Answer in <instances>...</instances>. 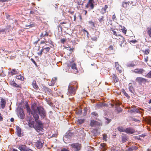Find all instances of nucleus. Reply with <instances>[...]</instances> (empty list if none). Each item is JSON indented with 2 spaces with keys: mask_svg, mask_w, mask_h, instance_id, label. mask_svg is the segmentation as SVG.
<instances>
[{
  "mask_svg": "<svg viewBox=\"0 0 151 151\" xmlns=\"http://www.w3.org/2000/svg\"><path fill=\"white\" fill-rule=\"evenodd\" d=\"M113 80L115 83L119 81V79L115 75H114L112 78Z\"/></svg>",
  "mask_w": 151,
  "mask_h": 151,
  "instance_id": "7c9ffc66",
  "label": "nucleus"
},
{
  "mask_svg": "<svg viewBox=\"0 0 151 151\" xmlns=\"http://www.w3.org/2000/svg\"><path fill=\"white\" fill-rule=\"evenodd\" d=\"M118 35L120 37L119 38L120 40L119 42L120 45L121 47H124L126 45V41L125 38L120 35Z\"/></svg>",
  "mask_w": 151,
  "mask_h": 151,
  "instance_id": "0eeeda50",
  "label": "nucleus"
},
{
  "mask_svg": "<svg viewBox=\"0 0 151 151\" xmlns=\"http://www.w3.org/2000/svg\"><path fill=\"white\" fill-rule=\"evenodd\" d=\"M121 28V30H122V32L125 34L127 32V30L125 28L123 27H122Z\"/></svg>",
  "mask_w": 151,
  "mask_h": 151,
  "instance_id": "37998d69",
  "label": "nucleus"
},
{
  "mask_svg": "<svg viewBox=\"0 0 151 151\" xmlns=\"http://www.w3.org/2000/svg\"><path fill=\"white\" fill-rule=\"evenodd\" d=\"M91 115L93 117H98L99 116L98 114L95 112H93L91 113Z\"/></svg>",
  "mask_w": 151,
  "mask_h": 151,
  "instance_id": "4c0bfd02",
  "label": "nucleus"
},
{
  "mask_svg": "<svg viewBox=\"0 0 151 151\" xmlns=\"http://www.w3.org/2000/svg\"><path fill=\"white\" fill-rule=\"evenodd\" d=\"M76 3L78 5H81V1L80 0H76Z\"/></svg>",
  "mask_w": 151,
  "mask_h": 151,
  "instance_id": "0e129e2a",
  "label": "nucleus"
},
{
  "mask_svg": "<svg viewBox=\"0 0 151 151\" xmlns=\"http://www.w3.org/2000/svg\"><path fill=\"white\" fill-rule=\"evenodd\" d=\"M42 123H38V134H43V128L42 127Z\"/></svg>",
  "mask_w": 151,
  "mask_h": 151,
  "instance_id": "4468645a",
  "label": "nucleus"
},
{
  "mask_svg": "<svg viewBox=\"0 0 151 151\" xmlns=\"http://www.w3.org/2000/svg\"><path fill=\"white\" fill-rule=\"evenodd\" d=\"M107 135L106 134H105L103 135V139L104 140H105L106 141H107Z\"/></svg>",
  "mask_w": 151,
  "mask_h": 151,
  "instance_id": "5fc2aeb1",
  "label": "nucleus"
},
{
  "mask_svg": "<svg viewBox=\"0 0 151 151\" xmlns=\"http://www.w3.org/2000/svg\"><path fill=\"white\" fill-rule=\"evenodd\" d=\"M61 151H69V150L66 148H64L61 150Z\"/></svg>",
  "mask_w": 151,
  "mask_h": 151,
  "instance_id": "774afa93",
  "label": "nucleus"
},
{
  "mask_svg": "<svg viewBox=\"0 0 151 151\" xmlns=\"http://www.w3.org/2000/svg\"><path fill=\"white\" fill-rule=\"evenodd\" d=\"M100 145L101 147L104 148L105 147L106 145V144L105 143H103L101 144Z\"/></svg>",
  "mask_w": 151,
  "mask_h": 151,
  "instance_id": "e2e57ef3",
  "label": "nucleus"
},
{
  "mask_svg": "<svg viewBox=\"0 0 151 151\" xmlns=\"http://www.w3.org/2000/svg\"><path fill=\"white\" fill-rule=\"evenodd\" d=\"M125 128L122 126L119 127L118 128V131L120 132H124Z\"/></svg>",
  "mask_w": 151,
  "mask_h": 151,
  "instance_id": "c85d7f7f",
  "label": "nucleus"
},
{
  "mask_svg": "<svg viewBox=\"0 0 151 151\" xmlns=\"http://www.w3.org/2000/svg\"><path fill=\"white\" fill-rule=\"evenodd\" d=\"M131 112L132 113H140V111L139 109L136 108H134L131 110Z\"/></svg>",
  "mask_w": 151,
  "mask_h": 151,
  "instance_id": "bb28decb",
  "label": "nucleus"
},
{
  "mask_svg": "<svg viewBox=\"0 0 151 151\" xmlns=\"http://www.w3.org/2000/svg\"><path fill=\"white\" fill-rule=\"evenodd\" d=\"M66 40V38H63L61 39L60 40V42H61L63 44L65 42Z\"/></svg>",
  "mask_w": 151,
  "mask_h": 151,
  "instance_id": "4d7b16f0",
  "label": "nucleus"
},
{
  "mask_svg": "<svg viewBox=\"0 0 151 151\" xmlns=\"http://www.w3.org/2000/svg\"><path fill=\"white\" fill-rule=\"evenodd\" d=\"M113 47L112 45H110L109 47V50H113Z\"/></svg>",
  "mask_w": 151,
  "mask_h": 151,
  "instance_id": "338daca9",
  "label": "nucleus"
},
{
  "mask_svg": "<svg viewBox=\"0 0 151 151\" xmlns=\"http://www.w3.org/2000/svg\"><path fill=\"white\" fill-rule=\"evenodd\" d=\"M19 116L21 119H23L24 118V114L23 109L20 110L19 113Z\"/></svg>",
  "mask_w": 151,
  "mask_h": 151,
  "instance_id": "aec40b11",
  "label": "nucleus"
},
{
  "mask_svg": "<svg viewBox=\"0 0 151 151\" xmlns=\"http://www.w3.org/2000/svg\"><path fill=\"white\" fill-rule=\"evenodd\" d=\"M55 83V81L53 80V79H52V80L51 81V82L49 83V85L50 86H53L54 85Z\"/></svg>",
  "mask_w": 151,
  "mask_h": 151,
  "instance_id": "a19ab883",
  "label": "nucleus"
},
{
  "mask_svg": "<svg viewBox=\"0 0 151 151\" xmlns=\"http://www.w3.org/2000/svg\"><path fill=\"white\" fill-rule=\"evenodd\" d=\"M120 103L119 102H116L115 104L116 109L118 113L121 112L122 111V108L118 106L120 105Z\"/></svg>",
  "mask_w": 151,
  "mask_h": 151,
  "instance_id": "a211bd4d",
  "label": "nucleus"
},
{
  "mask_svg": "<svg viewBox=\"0 0 151 151\" xmlns=\"http://www.w3.org/2000/svg\"><path fill=\"white\" fill-rule=\"evenodd\" d=\"M122 142L124 143L126 142L128 139L126 135H123L122 136Z\"/></svg>",
  "mask_w": 151,
  "mask_h": 151,
  "instance_id": "cd10ccee",
  "label": "nucleus"
},
{
  "mask_svg": "<svg viewBox=\"0 0 151 151\" xmlns=\"http://www.w3.org/2000/svg\"><path fill=\"white\" fill-rule=\"evenodd\" d=\"M111 151H118L117 149L115 147H113L111 148Z\"/></svg>",
  "mask_w": 151,
  "mask_h": 151,
  "instance_id": "bf43d9fd",
  "label": "nucleus"
},
{
  "mask_svg": "<svg viewBox=\"0 0 151 151\" xmlns=\"http://www.w3.org/2000/svg\"><path fill=\"white\" fill-rule=\"evenodd\" d=\"M92 40L93 41H96L97 38L96 37H93L91 38Z\"/></svg>",
  "mask_w": 151,
  "mask_h": 151,
  "instance_id": "680f3d73",
  "label": "nucleus"
},
{
  "mask_svg": "<svg viewBox=\"0 0 151 151\" xmlns=\"http://www.w3.org/2000/svg\"><path fill=\"white\" fill-rule=\"evenodd\" d=\"M47 103L49 104V105L50 106H51L53 104L52 103L50 100H47Z\"/></svg>",
  "mask_w": 151,
  "mask_h": 151,
  "instance_id": "3c124183",
  "label": "nucleus"
},
{
  "mask_svg": "<svg viewBox=\"0 0 151 151\" xmlns=\"http://www.w3.org/2000/svg\"><path fill=\"white\" fill-rule=\"evenodd\" d=\"M108 6L107 5H105L104 8H103L100 12V13L103 15L106 12V9L108 8Z\"/></svg>",
  "mask_w": 151,
  "mask_h": 151,
  "instance_id": "4be33fe9",
  "label": "nucleus"
},
{
  "mask_svg": "<svg viewBox=\"0 0 151 151\" xmlns=\"http://www.w3.org/2000/svg\"><path fill=\"white\" fill-rule=\"evenodd\" d=\"M76 85H76H78V84L76 81H74L70 82L69 85V86H74Z\"/></svg>",
  "mask_w": 151,
  "mask_h": 151,
  "instance_id": "c756f323",
  "label": "nucleus"
},
{
  "mask_svg": "<svg viewBox=\"0 0 151 151\" xmlns=\"http://www.w3.org/2000/svg\"><path fill=\"white\" fill-rule=\"evenodd\" d=\"M115 67H116V69L117 70H118L119 69V64L117 62H115Z\"/></svg>",
  "mask_w": 151,
  "mask_h": 151,
  "instance_id": "603ef678",
  "label": "nucleus"
},
{
  "mask_svg": "<svg viewBox=\"0 0 151 151\" xmlns=\"http://www.w3.org/2000/svg\"><path fill=\"white\" fill-rule=\"evenodd\" d=\"M10 84L15 87H19V85H17L14 81H11L10 82Z\"/></svg>",
  "mask_w": 151,
  "mask_h": 151,
  "instance_id": "a878e982",
  "label": "nucleus"
},
{
  "mask_svg": "<svg viewBox=\"0 0 151 151\" xmlns=\"http://www.w3.org/2000/svg\"><path fill=\"white\" fill-rule=\"evenodd\" d=\"M11 73L12 75H15L17 74V72L15 69H13L11 72Z\"/></svg>",
  "mask_w": 151,
  "mask_h": 151,
  "instance_id": "c03bdc74",
  "label": "nucleus"
},
{
  "mask_svg": "<svg viewBox=\"0 0 151 151\" xmlns=\"http://www.w3.org/2000/svg\"><path fill=\"white\" fill-rule=\"evenodd\" d=\"M112 29L111 28V31L113 32V34L115 35L116 36H119V35H117V33H116V32L115 31L113 30H112Z\"/></svg>",
  "mask_w": 151,
  "mask_h": 151,
  "instance_id": "8fccbe9b",
  "label": "nucleus"
},
{
  "mask_svg": "<svg viewBox=\"0 0 151 151\" xmlns=\"http://www.w3.org/2000/svg\"><path fill=\"white\" fill-rule=\"evenodd\" d=\"M136 65V64L134 63V62L132 61L128 63L127 64V66L128 67H134Z\"/></svg>",
  "mask_w": 151,
  "mask_h": 151,
  "instance_id": "6ab92c4d",
  "label": "nucleus"
},
{
  "mask_svg": "<svg viewBox=\"0 0 151 151\" xmlns=\"http://www.w3.org/2000/svg\"><path fill=\"white\" fill-rule=\"evenodd\" d=\"M146 31L149 36L151 37V26L147 27V28Z\"/></svg>",
  "mask_w": 151,
  "mask_h": 151,
  "instance_id": "5701e85b",
  "label": "nucleus"
},
{
  "mask_svg": "<svg viewBox=\"0 0 151 151\" xmlns=\"http://www.w3.org/2000/svg\"><path fill=\"white\" fill-rule=\"evenodd\" d=\"M104 119L106 121V123H109L110 122H111V119L106 117L104 118Z\"/></svg>",
  "mask_w": 151,
  "mask_h": 151,
  "instance_id": "09e8293b",
  "label": "nucleus"
},
{
  "mask_svg": "<svg viewBox=\"0 0 151 151\" xmlns=\"http://www.w3.org/2000/svg\"><path fill=\"white\" fill-rule=\"evenodd\" d=\"M142 52L144 53L145 54L148 55L149 53L150 50L149 49H146L145 50H143Z\"/></svg>",
  "mask_w": 151,
  "mask_h": 151,
  "instance_id": "72a5a7b5",
  "label": "nucleus"
},
{
  "mask_svg": "<svg viewBox=\"0 0 151 151\" xmlns=\"http://www.w3.org/2000/svg\"><path fill=\"white\" fill-rule=\"evenodd\" d=\"M16 133L18 137H21L22 136L21 129L17 126H16Z\"/></svg>",
  "mask_w": 151,
  "mask_h": 151,
  "instance_id": "dca6fc26",
  "label": "nucleus"
},
{
  "mask_svg": "<svg viewBox=\"0 0 151 151\" xmlns=\"http://www.w3.org/2000/svg\"><path fill=\"white\" fill-rule=\"evenodd\" d=\"M48 35V34L47 32L45 31H43L42 32L41 34L40 35V37L41 38L44 37L45 36H47Z\"/></svg>",
  "mask_w": 151,
  "mask_h": 151,
  "instance_id": "393cba45",
  "label": "nucleus"
},
{
  "mask_svg": "<svg viewBox=\"0 0 151 151\" xmlns=\"http://www.w3.org/2000/svg\"><path fill=\"white\" fill-rule=\"evenodd\" d=\"M16 78L18 79L21 80L22 81H24V78L20 75L17 76H16Z\"/></svg>",
  "mask_w": 151,
  "mask_h": 151,
  "instance_id": "58836bf2",
  "label": "nucleus"
},
{
  "mask_svg": "<svg viewBox=\"0 0 151 151\" xmlns=\"http://www.w3.org/2000/svg\"><path fill=\"white\" fill-rule=\"evenodd\" d=\"M132 72L137 74H142L146 72L145 70L143 68L135 69L134 70H132Z\"/></svg>",
  "mask_w": 151,
  "mask_h": 151,
  "instance_id": "9d476101",
  "label": "nucleus"
},
{
  "mask_svg": "<svg viewBox=\"0 0 151 151\" xmlns=\"http://www.w3.org/2000/svg\"><path fill=\"white\" fill-rule=\"evenodd\" d=\"M6 102L5 100L1 98V101L0 103V107L2 109H4L5 105Z\"/></svg>",
  "mask_w": 151,
  "mask_h": 151,
  "instance_id": "ddd939ff",
  "label": "nucleus"
},
{
  "mask_svg": "<svg viewBox=\"0 0 151 151\" xmlns=\"http://www.w3.org/2000/svg\"><path fill=\"white\" fill-rule=\"evenodd\" d=\"M67 135H68V136H71L73 135V133L70 132L69 131H68L67 132Z\"/></svg>",
  "mask_w": 151,
  "mask_h": 151,
  "instance_id": "6e6d98bb",
  "label": "nucleus"
},
{
  "mask_svg": "<svg viewBox=\"0 0 151 151\" xmlns=\"http://www.w3.org/2000/svg\"><path fill=\"white\" fill-rule=\"evenodd\" d=\"M78 88V85H76V86H68V95L69 96H73L74 95L76 94V90Z\"/></svg>",
  "mask_w": 151,
  "mask_h": 151,
  "instance_id": "f03ea898",
  "label": "nucleus"
},
{
  "mask_svg": "<svg viewBox=\"0 0 151 151\" xmlns=\"http://www.w3.org/2000/svg\"><path fill=\"white\" fill-rule=\"evenodd\" d=\"M122 92L123 93V94L125 96H126L127 97H130L128 95V94L126 93V92L124 89H122Z\"/></svg>",
  "mask_w": 151,
  "mask_h": 151,
  "instance_id": "c9c22d12",
  "label": "nucleus"
},
{
  "mask_svg": "<svg viewBox=\"0 0 151 151\" xmlns=\"http://www.w3.org/2000/svg\"><path fill=\"white\" fill-rule=\"evenodd\" d=\"M32 85L33 87L35 89H37L38 88V86H37L36 81H33V82L32 83Z\"/></svg>",
  "mask_w": 151,
  "mask_h": 151,
  "instance_id": "2f4dec72",
  "label": "nucleus"
},
{
  "mask_svg": "<svg viewBox=\"0 0 151 151\" xmlns=\"http://www.w3.org/2000/svg\"><path fill=\"white\" fill-rule=\"evenodd\" d=\"M38 114H39L41 119L44 120L46 119V112L42 106L38 105Z\"/></svg>",
  "mask_w": 151,
  "mask_h": 151,
  "instance_id": "7ed1b4c3",
  "label": "nucleus"
},
{
  "mask_svg": "<svg viewBox=\"0 0 151 151\" xmlns=\"http://www.w3.org/2000/svg\"><path fill=\"white\" fill-rule=\"evenodd\" d=\"M32 111L29 107L26 108L27 112L29 114L31 113L36 121L38 120V106L37 104L34 103L32 104Z\"/></svg>",
  "mask_w": 151,
  "mask_h": 151,
  "instance_id": "f257e3e1",
  "label": "nucleus"
},
{
  "mask_svg": "<svg viewBox=\"0 0 151 151\" xmlns=\"http://www.w3.org/2000/svg\"><path fill=\"white\" fill-rule=\"evenodd\" d=\"M138 149V147L136 146H132L128 148V151H135Z\"/></svg>",
  "mask_w": 151,
  "mask_h": 151,
  "instance_id": "412c9836",
  "label": "nucleus"
},
{
  "mask_svg": "<svg viewBox=\"0 0 151 151\" xmlns=\"http://www.w3.org/2000/svg\"><path fill=\"white\" fill-rule=\"evenodd\" d=\"M25 105L26 108L29 107V106L27 102H25Z\"/></svg>",
  "mask_w": 151,
  "mask_h": 151,
  "instance_id": "69168bd1",
  "label": "nucleus"
},
{
  "mask_svg": "<svg viewBox=\"0 0 151 151\" xmlns=\"http://www.w3.org/2000/svg\"><path fill=\"white\" fill-rule=\"evenodd\" d=\"M122 7L127 9H129L132 7V6L130 5L129 4L127 3V2L125 1H124L122 3Z\"/></svg>",
  "mask_w": 151,
  "mask_h": 151,
  "instance_id": "9b49d317",
  "label": "nucleus"
},
{
  "mask_svg": "<svg viewBox=\"0 0 151 151\" xmlns=\"http://www.w3.org/2000/svg\"><path fill=\"white\" fill-rule=\"evenodd\" d=\"M90 6L91 7V9H93L94 8V5L92 3H90L89 5H88L89 6Z\"/></svg>",
  "mask_w": 151,
  "mask_h": 151,
  "instance_id": "13d9d810",
  "label": "nucleus"
},
{
  "mask_svg": "<svg viewBox=\"0 0 151 151\" xmlns=\"http://www.w3.org/2000/svg\"><path fill=\"white\" fill-rule=\"evenodd\" d=\"M44 141L43 140H39L38 141V149L41 148L43 145Z\"/></svg>",
  "mask_w": 151,
  "mask_h": 151,
  "instance_id": "b1692460",
  "label": "nucleus"
},
{
  "mask_svg": "<svg viewBox=\"0 0 151 151\" xmlns=\"http://www.w3.org/2000/svg\"><path fill=\"white\" fill-rule=\"evenodd\" d=\"M129 91L132 93H133L134 92V91L133 89V88L132 86H129Z\"/></svg>",
  "mask_w": 151,
  "mask_h": 151,
  "instance_id": "f704fd0d",
  "label": "nucleus"
},
{
  "mask_svg": "<svg viewBox=\"0 0 151 151\" xmlns=\"http://www.w3.org/2000/svg\"><path fill=\"white\" fill-rule=\"evenodd\" d=\"M88 23L91 26L93 27L92 29H93V28L95 27V24L93 22L91 21H90Z\"/></svg>",
  "mask_w": 151,
  "mask_h": 151,
  "instance_id": "ea45409f",
  "label": "nucleus"
},
{
  "mask_svg": "<svg viewBox=\"0 0 151 151\" xmlns=\"http://www.w3.org/2000/svg\"><path fill=\"white\" fill-rule=\"evenodd\" d=\"M41 91H45L46 93H47L49 94H51L52 93V92L50 88L46 87L43 85H42L41 86Z\"/></svg>",
  "mask_w": 151,
  "mask_h": 151,
  "instance_id": "1a4fd4ad",
  "label": "nucleus"
},
{
  "mask_svg": "<svg viewBox=\"0 0 151 151\" xmlns=\"http://www.w3.org/2000/svg\"><path fill=\"white\" fill-rule=\"evenodd\" d=\"M33 26H34V24H31L29 25L27 24L25 26V27H27L26 28V29H27L30 28Z\"/></svg>",
  "mask_w": 151,
  "mask_h": 151,
  "instance_id": "79ce46f5",
  "label": "nucleus"
},
{
  "mask_svg": "<svg viewBox=\"0 0 151 151\" xmlns=\"http://www.w3.org/2000/svg\"><path fill=\"white\" fill-rule=\"evenodd\" d=\"M98 19L100 23H104V20L105 16L104 15H100L99 14L97 15Z\"/></svg>",
  "mask_w": 151,
  "mask_h": 151,
  "instance_id": "2eb2a0df",
  "label": "nucleus"
},
{
  "mask_svg": "<svg viewBox=\"0 0 151 151\" xmlns=\"http://www.w3.org/2000/svg\"><path fill=\"white\" fill-rule=\"evenodd\" d=\"M135 80L139 84H141L142 83L145 84L146 82H148L147 79L140 77H137L136 79Z\"/></svg>",
  "mask_w": 151,
  "mask_h": 151,
  "instance_id": "423d86ee",
  "label": "nucleus"
},
{
  "mask_svg": "<svg viewBox=\"0 0 151 151\" xmlns=\"http://www.w3.org/2000/svg\"><path fill=\"white\" fill-rule=\"evenodd\" d=\"M38 123H28V125L30 127L34 128L37 132H38Z\"/></svg>",
  "mask_w": 151,
  "mask_h": 151,
  "instance_id": "f3484780",
  "label": "nucleus"
},
{
  "mask_svg": "<svg viewBox=\"0 0 151 151\" xmlns=\"http://www.w3.org/2000/svg\"><path fill=\"white\" fill-rule=\"evenodd\" d=\"M93 1V0H89L86 6V8H88V5L90 3H92Z\"/></svg>",
  "mask_w": 151,
  "mask_h": 151,
  "instance_id": "49530a36",
  "label": "nucleus"
},
{
  "mask_svg": "<svg viewBox=\"0 0 151 151\" xmlns=\"http://www.w3.org/2000/svg\"><path fill=\"white\" fill-rule=\"evenodd\" d=\"M87 111V108H85L84 109V112H83V116H85L86 115Z\"/></svg>",
  "mask_w": 151,
  "mask_h": 151,
  "instance_id": "de8ad7c7",
  "label": "nucleus"
},
{
  "mask_svg": "<svg viewBox=\"0 0 151 151\" xmlns=\"http://www.w3.org/2000/svg\"><path fill=\"white\" fill-rule=\"evenodd\" d=\"M18 148L20 151H32V150L27 148L26 145H21L19 146Z\"/></svg>",
  "mask_w": 151,
  "mask_h": 151,
  "instance_id": "6e6552de",
  "label": "nucleus"
},
{
  "mask_svg": "<svg viewBox=\"0 0 151 151\" xmlns=\"http://www.w3.org/2000/svg\"><path fill=\"white\" fill-rule=\"evenodd\" d=\"M145 76L147 78H151V70Z\"/></svg>",
  "mask_w": 151,
  "mask_h": 151,
  "instance_id": "e433bc0d",
  "label": "nucleus"
},
{
  "mask_svg": "<svg viewBox=\"0 0 151 151\" xmlns=\"http://www.w3.org/2000/svg\"><path fill=\"white\" fill-rule=\"evenodd\" d=\"M76 113L77 114H81L82 113V110L81 109L78 110L76 111Z\"/></svg>",
  "mask_w": 151,
  "mask_h": 151,
  "instance_id": "a18cd8bd",
  "label": "nucleus"
},
{
  "mask_svg": "<svg viewBox=\"0 0 151 151\" xmlns=\"http://www.w3.org/2000/svg\"><path fill=\"white\" fill-rule=\"evenodd\" d=\"M69 145L76 151H79L81 147V145L78 143L71 144Z\"/></svg>",
  "mask_w": 151,
  "mask_h": 151,
  "instance_id": "39448f33",
  "label": "nucleus"
},
{
  "mask_svg": "<svg viewBox=\"0 0 151 151\" xmlns=\"http://www.w3.org/2000/svg\"><path fill=\"white\" fill-rule=\"evenodd\" d=\"M134 130L132 128L129 127L125 128L124 132L127 134H132L134 132Z\"/></svg>",
  "mask_w": 151,
  "mask_h": 151,
  "instance_id": "f8f14e48",
  "label": "nucleus"
},
{
  "mask_svg": "<svg viewBox=\"0 0 151 151\" xmlns=\"http://www.w3.org/2000/svg\"><path fill=\"white\" fill-rule=\"evenodd\" d=\"M83 31L84 33L86 32L87 33V36L88 37V35H89L88 32L84 29H83Z\"/></svg>",
  "mask_w": 151,
  "mask_h": 151,
  "instance_id": "864d4df0",
  "label": "nucleus"
},
{
  "mask_svg": "<svg viewBox=\"0 0 151 151\" xmlns=\"http://www.w3.org/2000/svg\"><path fill=\"white\" fill-rule=\"evenodd\" d=\"M130 5L131 6H134L136 5V0H131Z\"/></svg>",
  "mask_w": 151,
  "mask_h": 151,
  "instance_id": "473e14b6",
  "label": "nucleus"
},
{
  "mask_svg": "<svg viewBox=\"0 0 151 151\" xmlns=\"http://www.w3.org/2000/svg\"><path fill=\"white\" fill-rule=\"evenodd\" d=\"M68 67L71 68L73 73L75 74H76L78 73V69L76 67V64L74 62H70L69 63H68Z\"/></svg>",
  "mask_w": 151,
  "mask_h": 151,
  "instance_id": "20e7f679",
  "label": "nucleus"
},
{
  "mask_svg": "<svg viewBox=\"0 0 151 151\" xmlns=\"http://www.w3.org/2000/svg\"><path fill=\"white\" fill-rule=\"evenodd\" d=\"M31 60L35 65L36 66H37V63L33 59L31 58Z\"/></svg>",
  "mask_w": 151,
  "mask_h": 151,
  "instance_id": "052dcab7",
  "label": "nucleus"
}]
</instances>
